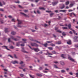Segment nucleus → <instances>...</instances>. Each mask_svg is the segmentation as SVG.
Segmentation results:
<instances>
[{
  "mask_svg": "<svg viewBox=\"0 0 78 78\" xmlns=\"http://www.w3.org/2000/svg\"><path fill=\"white\" fill-rule=\"evenodd\" d=\"M11 37L12 39H13L14 40V41H18L20 39V37L18 36L17 37H18L17 39L15 38V37H13L12 36H11Z\"/></svg>",
  "mask_w": 78,
  "mask_h": 78,
  "instance_id": "obj_1",
  "label": "nucleus"
},
{
  "mask_svg": "<svg viewBox=\"0 0 78 78\" xmlns=\"http://www.w3.org/2000/svg\"><path fill=\"white\" fill-rule=\"evenodd\" d=\"M17 21L18 22H19L18 23V26H17L18 27H20V28H21L22 27V26H20L19 25H21L22 24V21L21 20H20L18 19H17Z\"/></svg>",
  "mask_w": 78,
  "mask_h": 78,
  "instance_id": "obj_2",
  "label": "nucleus"
},
{
  "mask_svg": "<svg viewBox=\"0 0 78 78\" xmlns=\"http://www.w3.org/2000/svg\"><path fill=\"white\" fill-rule=\"evenodd\" d=\"M31 45L32 46H35V47H38V45L35 43H31Z\"/></svg>",
  "mask_w": 78,
  "mask_h": 78,
  "instance_id": "obj_3",
  "label": "nucleus"
},
{
  "mask_svg": "<svg viewBox=\"0 0 78 78\" xmlns=\"http://www.w3.org/2000/svg\"><path fill=\"white\" fill-rule=\"evenodd\" d=\"M68 59L73 62H74V61H75V60H74V59H73L72 58H71V57L69 56L68 57Z\"/></svg>",
  "mask_w": 78,
  "mask_h": 78,
  "instance_id": "obj_4",
  "label": "nucleus"
},
{
  "mask_svg": "<svg viewBox=\"0 0 78 78\" xmlns=\"http://www.w3.org/2000/svg\"><path fill=\"white\" fill-rule=\"evenodd\" d=\"M2 48H5V49H7V50H9V51H10V49L8 48H7V46H2Z\"/></svg>",
  "mask_w": 78,
  "mask_h": 78,
  "instance_id": "obj_5",
  "label": "nucleus"
},
{
  "mask_svg": "<svg viewBox=\"0 0 78 78\" xmlns=\"http://www.w3.org/2000/svg\"><path fill=\"white\" fill-rule=\"evenodd\" d=\"M58 3V2L57 1L56 2H52V5H53V6H55L57 4V3Z\"/></svg>",
  "mask_w": 78,
  "mask_h": 78,
  "instance_id": "obj_6",
  "label": "nucleus"
},
{
  "mask_svg": "<svg viewBox=\"0 0 78 78\" xmlns=\"http://www.w3.org/2000/svg\"><path fill=\"white\" fill-rule=\"evenodd\" d=\"M20 43H22V41L16 43V46L17 47H19L20 45Z\"/></svg>",
  "mask_w": 78,
  "mask_h": 78,
  "instance_id": "obj_7",
  "label": "nucleus"
},
{
  "mask_svg": "<svg viewBox=\"0 0 78 78\" xmlns=\"http://www.w3.org/2000/svg\"><path fill=\"white\" fill-rule=\"evenodd\" d=\"M12 63L14 64H18V61L16 60H15L13 62H12Z\"/></svg>",
  "mask_w": 78,
  "mask_h": 78,
  "instance_id": "obj_8",
  "label": "nucleus"
},
{
  "mask_svg": "<svg viewBox=\"0 0 78 78\" xmlns=\"http://www.w3.org/2000/svg\"><path fill=\"white\" fill-rule=\"evenodd\" d=\"M74 40H75L76 41H78V37L76 36L74 37Z\"/></svg>",
  "mask_w": 78,
  "mask_h": 78,
  "instance_id": "obj_9",
  "label": "nucleus"
},
{
  "mask_svg": "<svg viewBox=\"0 0 78 78\" xmlns=\"http://www.w3.org/2000/svg\"><path fill=\"white\" fill-rule=\"evenodd\" d=\"M47 53L48 54H47V53L46 54V55H53V54H51V53H49V52L48 51H47Z\"/></svg>",
  "mask_w": 78,
  "mask_h": 78,
  "instance_id": "obj_10",
  "label": "nucleus"
},
{
  "mask_svg": "<svg viewBox=\"0 0 78 78\" xmlns=\"http://www.w3.org/2000/svg\"><path fill=\"white\" fill-rule=\"evenodd\" d=\"M60 64L62 66H64L65 65V63L63 61H60Z\"/></svg>",
  "mask_w": 78,
  "mask_h": 78,
  "instance_id": "obj_11",
  "label": "nucleus"
},
{
  "mask_svg": "<svg viewBox=\"0 0 78 78\" xmlns=\"http://www.w3.org/2000/svg\"><path fill=\"white\" fill-rule=\"evenodd\" d=\"M56 44H61V41H58V42H56Z\"/></svg>",
  "mask_w": 78,
  "mask_h": 78,
  "instance_id": "obj_12",
  "label": "nucleus"
},
{
  "mask_svg": "<svg viewBox=\"0 0 78 78\" xmlns=\"http://www.w3.org/2000/svg\"><path fill=\"white\" fill-rule=\"evenodd\" d=\"M20 13L21 14H22L23 15V16H25V17H27V15L25 14V13L21 12H20Z\"/></svg>",
  "mask_w": 78,
  "mask_h": 78,
  "instance_id": "obj_13",
  "label": "nucleus"
},
{
  "mask_svg": "<svg viewBox=\"0 0 78 78\" xmlns=\"http://www.w3.org/2000/svg\"><path fill=\"white\" fill-rule=\"evenodd\" d=\"M21 51H22V52H23V53H27V51H25L24 50V48H22V50Z\"/></svg>",
  "mask_w": 78,
  "mask_h": 78,
  "instance_id": "obj_14",
  "label": "nucleus"
},
{
  "mask_svg": "<svg viewBox=\"0 0 78 78\" xmlns=\"http://www.w3.org/2000/svg\"><path fill=\"white\" fill-rule=\"evenodd\" d=\"M67 43L68 44H69V45H70L71 44V41L70 40H69L67 42Z\"/></svg>",
  "mask_w": 78,
  "mask_h": 78,
  "instance_id": "obj_15",
  "label": "nucleus"
},
{
  "mask_svg": "<svg viewBox=\"0 0 78 78\" xmlns=\"http://www.w3.org/2000/svg\"><path fill=\"white\" fill-rule=\"evenodd\" d=\"M34 51H39V49L38 48H34Z\"/></svg>",
  "mask_w": 78,
  "mask_h": 78,
  "instance_id": "obj_16",
  "label": "nucleus"
},
{
  "mask_svg": "<svg viewBox=\"0 0 78 78\" xmlns=\"http://www.w3.org/2000/svg\"><path fill=\"white\" fill-rule=\"evenodd\" d=\"M5 33H8V29L7 28H5Z\"/></svg>",
  "mask_w": 78,
  "mask_h": 78,
  "instance_id": "obj_17",
  "label": "nucleus"
},
{
  "mask_svg": "<svg viewBox=\"0 0 78 78\" xmlns=\"http://www.w3.org/2000/svg\"><path fill=\"white\" fill-rule=\"evenodd\" d=\"M68 27H69V29L71 30V24H69L68 25Z\"/></svg>",
  "mask_w": 78,
  "mask_h": 78,
  "instance_id": "obj_18",
  "label": "nucleus"
},
{
  "mask_svg": "<svg viewBox=\"0 0 78 78\" xmlns=\"http://www.w3.org/2000/svg\"><path fill=\"white\" fill-rule=\"evenodd\" d=\"M12 34L13 35H14L16 34V33L14 31H12L11 32Z\"/></svg>",
  "mask_w": 78,
  "mask_h": 78,
  "instance_id": "obj_19",
  "label": "nucleus"
},
{
  "mask_svg": "<svg viewBox=\"0 0 78 78\" xmlns=\"http://www.w3.org/2000/svg\"><path fill=\"white\" fill-rule=\"evenodd\" d=\"M40 9H42L43 10H45V8L44 7H40L39 8Z\"/></svg>",
  "mask_w": 78,
  "mask_h": 78,
  "instance_id": "obj_20",
  "label": "nucleus"
},
{
  "mask_svg": "<svg viewBox=\"0 0 78 78\" xmlns=\"http://www.w3.org/2000/svg\"><path fill=\"white\" fill-rule=\"evenodd\" d=\"M65 8V5H64L62 4V7H60V9H64Z\"/></svg>",
  "mask_w": 78,
  "mask_h": 78,
  "instance_id": "obj_21",
  "label": "nucleus"
},
{
  "mask_svg": "<svg viewBox=\"0 0 78 78\" xmlns=\"http://www.w3.org/2000/svg\"><path fill=\"white\" fill-rule=\"evenodd\" d=\"M37 76H42V75L39 74V73H37L36 74Z\"/></svg>",
  "mask_w": 78,
  "mask_h": 78,
  "instance_id": "obj_22",
  "label": "nucleus"
},
{
  "mask_svg": "<svg viewBox=\"0 0 78 78\" xmlns=\"http://www.w3.org/2000/svg\"><path fill=\"white\" fill-rule=\"evenodd\" d=\"M69 1H68L66 2V5H68L69 4Z\"/></svg>",
  "mask_w": 78,
  "mask_h": 78,
  "instance_id": "obj_23",
  "label": "nucleus"
},
{
  "mask_svg": "<svg viewBox=\"0 0 78 78\" xmlns=\"http://www.w3.org/2000/svg\"><path fill=\"white\" fill-rule=\"evenodd\" d=\"M54 14V13H51L50 14V17H51L53 16V15Z\"/></svg>",
  "mask_w": 78,
  "mask_h": 78,
  "instance_id": "obj_24",
  "label": "nucleus"
},
{
  "mask_svg": "<svg viewBox=\"0 0 78 78\" xmlns=\"http://www.w3.org/2000/svg\"><path fill=\"white\" fill-rule=\"evenodd\" d=\"M62 28L64 30H67V29H68V28L66 27H63Z\"/></svg>",
  "mask_w": 78,
  "mask_h": 78,
  "instance_id": "obj_25",
  "label": "nucleus"
},
{
  "mask_svg": "<svg viewBox=\"0 0 78 78\" xmlns=\"http://www.w3.org/2000/svg\"><path fill=\"white\" fill-rule=\"evenodd\" d=\"M50 45H51V46H52V47H55V44L53 43L51 44Z\"/></svg>",
  "mask_w": 78,
  "mask_h": 78,
  "instance_id": "obj_26",
  "label": "nucleus"
},
{
  "mask_svg": "<svg viewBox=\"0 0 78 78\" xmlns=\"http://www.w3.org/2000/svg\"><path fill=\"white\" fill-rule=\"evenodd\" d=\"M61 72L62 73H64L66 72V71H65V70H61Z\"/></svg>",
  "mask_w": 78,
  "mask_h": 78,
  "instance_id": "obj_27",
  "label": "nucleus"
},
{
  "mask_svg": "<svg viewBox=\"0 0 78 78\" xmlns=\"http://www.w3.org/2000/svg\"><path fill=\"white\" fill-rule=\"evenodd\" d=\"M10 48H11V49H14V47H13L12 46H11L10 47Z\"/></svg>",
  "mask_w": 78,
  "mask_h": 78,
  "instance_id": "obj_28",
  "label": "nucleus"
},
{
  "mask_svg": "<svg viewBox=\"0 0 78 78\" xmlns=\"http://www.w3.org/2000/svg\"><path fill=\"white\" fill-rule=\"evenodd\" d=\"M47 43H46L45 44H43V45L45 47H47Z\"/></svg>",
  "mask_w": 78,
  "mask_h": 78,
  "instance_id": "obj_29",
  "label": "nucleus"
},
{
  "mask_svg": "<svg viewBox=\"0 0 78 78\" xmlns=\"http://www.w3.org/2000/svg\"><path fill=\"white\" fill-rule=\"evenodd\" d=\"M34 42H37V43H39V44H40L41 43L40 42L36 40H34Z\"/></svg>",
  "mask_w": 78,
  "mask_h": 78,
  "instance_id": "obj_30",
  "label": "nucleus"
},
{
  "mask_svg": "<svg viewBox=\"0 0 78 78\" xmlns=\"http://www.w3.org/2000/svg\"><path fill=\"white\" fill-rule=\"evenodd\" d=\"M22 40L23 41H24V43H25L26 42V41H27V40L25 39H22Z\"/></svg>",
  "mask_w": 78,
  "mask_h": 78,
  "instance_id": "obj_31",
  "label": "nucleus"
},
{
  "mask_svg": "<svg viewBox=\"0 0 78 78\" xmlns=\"http://www.w3.org/2000/svg\"><path fill=\"white\" fill-rule=\"evenodd\" d=\"M47 43H48L49 44H50V43H51V42H53V41H47Z\"/></svg>",
  "mask_w": 78,
  "mask_h": 78,
  "instance_id": "obj_32",
  "label": "nucleus"
},
{
  "mask_svg": "<svg viewBox=\"0 0 78 78\" xmlns=\"http://www.w3.org/2000/svg\"><path fill=\"white\" fill-rule=\"evenodd\" d=\"M62 57L63 58H65V57H64V54H62L61 55Z\"/></svg>",
  "mask_w": 78,
  "mask_h": 78,
  "instance_id": "obj_33",
  "label": "nucleus"
},
{
  "mask_svg": "<svg viewBox=\"0 0 78 78\" xmlns=\"http://www.w3.org/2000/svg\"><path fill=\"white\" fill-rule=\"evenodd\" d=\"M46 12H48V13H50V12H51V11H49L46 10Z\"/></svg>",
  "mask_w": 78,
  "mask_h": 78,
  "instance_id": "obj_34",
  "label": "nucleus"
},
{
  "mask_svg": "<svg viewBox=\"0 0 78 78\" xmlns=\"http://www.w3.org/2000/svg\"><path fill=\"white\" fill-rule=\"evenodd\" d=\"M57 32H58V33H62V31H61L60 30H58L57 31Z\"/></svg>",
  "mask_w": 78,
  "mask_h": 78,
  "instance_id": "obj_35",
  "label": "nucleus"
},
{
  "mask_svg": "<svg viewBox=\"0 0 78 78\" xmlns=\"http://www.w3.org/2000/svg\"><path fill=\"white\" fill-rule=\"evenodd\" d=\"M52 53H53V54H56V52L54 51H52Z\"/></svg>",
  "mask_w": 78,
  "mask_h": 78,
  "instance_id": "obj_36",
  "label": "nucleus"
},
{
  "mask_svg": "<svg viewBox=\"0 0 78 78\" xmlns=\"http://www.w3.org/2000/svg\"><path fill=\"white\" fill-rule=\"evenodd\" d=\"M0 11H4V9H0Z\"/></svg>",
  "mask_w": 78,
  "mask_h": 78,
  "instance_id": "obj_37",
  "label": "nucleus"
},
{
  "mask_svg": "<svg viewBox=\"0 0 78 78\" xmlns=\"http://www.w3.org/2000/svg\"><path fill=\"white\" fill-rule=\"evenodd\" d=\"M20 75L22 77H23V76H24V75L23 74H20Z\"/></svg>",
  "mask_w": 78,
  "mask_h": 78,
  "instance_id": "obj_38",
  "label": "nucleus"
},
{
  "mask_svg": "<svg viewBox=\"0 0 78 78\" xmlns=\"http://www.w3.org/2000/svg\"><path fill=\"white\" fill-rule=\"evenodd\" d=\"M54 67L56 69H58V67L57 66V65H54Z\"/></svg>",
  "mask_w": 78,
  "mask_h": 78,
  "instance_id": "obj_39",
  "label": "nucleus"
},
{
  "mask_svg": "<svg viewBox=\"0 0 78 78\" xmlns=\"http://www.w3.org/2000/svg\"><path fill=\"white\" fill-rule=\"evenodd\" d=\"M48 48L49 50H53V48L51 47H48Z\"/></svg>",
  "mask_w": 78,
  "mask_h": 78,
  "instance_id": "obj_40",
  "label": "nucleus"
},
{
  "mask_svg": "<svg viewBox=\"0 0 78 78\" xmlns=\"http://www.w3.org/2000/svg\"><path fill=\"white\" fill-rule=\"evenodd\" d=\"M24 12H28V10H26L24 11Z\"/></svg>",
  "mask_w": 78,
  "mask_h": 78,
  "instance_id": "obj_41",
  "label": "nucleus"
},
{
  "mask_svg": "<svg viewBox=\"0 0 78 78\" xmlns=\"http://www.w3.org/2000/svg\"><path fill=\"white\" fill-rule=\"evenodd\" d=\"M70 7H72L73 6V4L71 3L70 5Z\"/></svg>",
  "mask_w": 78,
  "mask_h": 78,
  "instance_id": "obj_42",
  "label": "nucleus"
},
{
  "mask_svg": "<svg viewBox=\"0 0 78 78\" xmlns=\"http://www.w3.org/2000/svg\"><path fill=\"white\" fill-rule=\"evenodd\" d=\"M62 34L63 36H66V35L65 32H63L62 33Z\"/></svg>",
  "mask_w": 78,
  "mask_h": 78,
  "instance_id": "obj_43",
  "label": "nucleus"
},
{
  "mask_svg": "<svg viewBox=\"0 0 78 78\" xmlns=\"http://www.w3.org/2000/svg\"><path fill=\"white\" fill-rule=\"evenodd\" d=\"M29 76H30V77H31V78H34V77L33 76H32L31 75L29 74Z\"/></svg>",
  "mask_w": 78,
  "mask_h": 78,
  "instance_id": "obj_44",
  "label": "nucleus"
},
{
  "mask_svg": "<svg viewBox=\"0 0 78 78\" xmlns=\"http://www.w3.org/2000/svg\"><path fill=\"white\" fill-rule=\"evenodd\" d=\"M8 41L9 42H11V39H10V38L8 39Z\"/></svg>",
  "mask_w": 78,
  "mask_h": 78,
  "instance_id": "obj_45",
  "label": "nucleus"
},
{
  "mask_svg": "<svg viewBox=\"0 0 78 78\" xmlns=\"http://www.w3.org/2000/svg\"><path fill=\"white\" fill-rule=\"evenodd\" d=\"M39 70H42V67H40V68L38 69Z\"/></svg>",
  "mask_w": 78,
  "mask_h": 78,
  "instance_id": "obj_46",
  "label": "nucleus"
},
{
  "mask_svg": "<svg viewBox=\"0 0 78 78\" xmlns=\"http://www.w3.org/2000/svg\"><path fill=\"white\" fill-rule=\"evenodd\" d=\"M21 45L22 46V47H24V46H25V44H21Z\"/></svg>",
  "mask_w": 78,
  "mask_h": 78,
  "instance_id": "obj_47",
  "label": "nucleus"
},
{
  "mask_svg": "<svg viewBox=\"0 0 78 78\" xmlns=\"http://www.w3.org/2000/svg\"><path fill=\"white\" fill-rule=\"evenodd\" d=\"M16 3H19L20 2L19 1H17V2H15Z\"/></svg>",
  "mask_w": 78,
  "mask_h": 78,
  "instance_id": "obj_48",
  "label": "nucleus"
},
{
  "mask_svg": "<svg viewBox=\"0 0 78 78\" xmlns=\"http://www.w3.org/2000/svg\"><path fill=\"white\" fill-rule=\"evenodd\" d=\"M12 22H15V20L14 19H13L12 20Z\"/></svg>",
  "mask_w": 78,
  "mask_h": 78,
  "instance_id": "obj_49",
  "label": "nucleus"
},
{
  "mask_svg": "<svg viewBox=\"0 0 78 78\" xmlns=\"http://www.w3.org/2000/svg\"><path fill=\"white\" fill-rule=\"evenodd\" d=\"M76 77H77V78L78 77V73H76Z\"/></svg>",
  "mask_w": 78,
  "mask_h": 78,
  "instance_id": "obj_50",
  "label": "nucleus"
},
{
  "mask_svg": "<svg viewBox=\"0 0 78 78\" xmlns=\"http://www.w3.org/2000/svg\"><path fill=\"white\" fill-rule=\"evenodd\" d=\"M23 63V62L21 61V62L20 63V64H22Z\"/></svg>",
  "mask_w": 78,
  "mask_h": 78,
  "instance_id": "obj_51",
  "label": "nucleus"
},
{
  "mask_svg": "<svg viewBox=\"0 0 78 78\" xmlns=\"http://www.w3.org/2000/svg\"><path fill=\"white\" fill-rule=\"evenodd\" d=\"M37 13H38V14L41 13V12H39V10H37Z\"/></svg>",
  "mask_w": 78,
  "mask_h": 78,
  "instance_id": "obj_52",
  "label": "nucleus"
},
{
  "mask_svg": "<svg viewBox=\"0 0 78 78\" xmlns=\"http://www.w3.org/2000/svg\"><path fill=\"white\" fill-rule=\"evenodd\" d=\"M54 62V63H55V64H58V62L57 61Z\"/></svg>",
  "mask_w": 78,
  "mask_h": 78,
  "instance_id": "obj_53",
  "label": "nucleus"
},
{
  "mask_svg": "<svg viewBox=\"0 0 78 78\" xmlns=\"http://www.w3.org/2000/svg\"><path fill=\"white\" fill-rule=\"evenodd\" d=\"M0 6H3V5H2V3L0 2Z\"/></svg>",
  "mask_w": 78,
  "mask_h": 78,
  "instance_id": "obj_54",
  "label": "nucleus"
},
{
  "mask_svg": "<svg viewBox=\"0 0 78 78\" xmlns=\"http://www.w3.org/2000/svg\"><path fill=\"white\" fill-rule=\"evenodd\" d=\"M8 56H10V57H11V58H13V57H12V56L11 55H9Z\"/></svg>",
  "mask_w": 78,
  "mask_h": 78,
  "instance_id": "obj_55",
  "label": "nucleus"
},
{
  "mask_svg": "<svg viewBox=\"0 0 78 78\" xmlns=\"http://www.w3.org/2000/svg\"><path fill=\"white\" fill-rule=\"evenodd\" d=\"M71 14H72L74 15V16H76V15H75V13H72Z\"/></svg>",
  "mask_w": 78,
  "mask_h": 78,
  "instance_id": "obj_56",
  "label": "nucleus"
},
{
  "mask_svg": "<svg viewBox=\"0 0 78 78\" xmlns=\"http://www.w3.org/2000/svg\"><path fill=\"white\" fill-rule=\"evenodd\" d=\"M75 47H76V48H78V44H77V45H76L75 46Z\"/></svg>",
  "mask_w": 78,
  "mask_h": 78,
  "instance_id": "obj_57",
  "label": "nucleus"
},
{
  "mask_svg": "<svg viewBox=\"0 0 78 78\" xmlns=\"http://www.w3.org/2000/svg\"><path fill=\"white\" fill-rule=\"evenodd\" d=\"M14 56L15 58H17V56H16V55H14Z\"/></svg>",
  "mask_w": 78,
  "mask_h": 78,
  "instance_id": "obj_58",
  "label": "nucleus"
},
{
  "mask_svg": "<svg viewBox=\"0 0 78 78\" xmlns=\"http://www.w3.org/2000/svg\"><path fill=\"white\" fill-rule=\"evenodd\" d=\"M21 66L23 67H25V64H23V65H21Z\"/></svg>",
  "mask_w": 78,
  "mask_h": 78,
  "instance_id": "obj_59",
  "label": "nucleus"
},
{
  "mask_svg": "<svg viewBox=\"0 0 78 78\" xmlns=\"http://www.w3.org/2000/svg\"><path fill=\"white\" fill-rule=\"evenodd\" d=\"M35 2L36 3H37V2H39V0H36Z\"/></svg>",
  "mask_w": 78,
  "mask_h": 78,
  "instance_id": "obj_60",
  "label": "nucleus"
},
{
  "mask_svg": "<svg viewBox=\"0 0 78 78\" xmlns=\"http://www.w3.org/2000/svg\"><path fill=\"white\" fill-rule=\"evenodd\" d=\"M69 74L70 75H73V73H70Z\"/></svg>",
  "mask_w": 78,
  "mask_h": 78,
  "instance_id": "obj_61",
  "label": "nucleus"
},
{
  "mask_svg": "<svg viewBox=\"0 0 78 78\" xmlns=\"http://www.w3.org/2000/svg\"><path fill=\"white\" fill-rule=\"evenodd\" d=\"M66 10H63L62 11V12H66Z\"/></svg>",
  "mask_w": 78,
  "mask_h": 78,
  "instance_id": "obj_62",
  "label": "nucleus"
},
{
  "mask_svg": "<svg viewBox=\"0 0 78 78\" xmlns=\"http://www.w3.org/2000/svg\"><path fill=\"white\" fill-rule=\"evenodd\" d=\"M53 36L54 37H56V35H54V34H53Z\"/></svg>",
  "mask_w": 78,
  "mask_h": 78,
  "instance_id": "obj_63",
  "label": "nucleus"
},
{
  "mask_svg": "<svg viewBox=\"0 0 78 78\" xmlns=\"http://www.w3.org/2000/svg\"><path fill=\"white\" fill-rule=\"evenodd\" d=\"M55 12L57 13V12H58V10H56L55 11Z\"/></svg>",
  "mask_w": 78,
  "mask_h": 78,
  "instance_id": "obj_64",
  "label": "nucleus"
}]
</instances>
